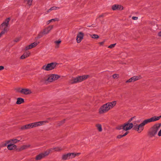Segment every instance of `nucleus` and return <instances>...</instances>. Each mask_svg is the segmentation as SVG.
<instances>
[{"instance_id": "bb28decb", "label": "nucleus", "mask_w": 161, "mask_h": 161, "mask_svg": "<svg viewBox=\"0 0 161 161\" xmlns=\"http://www.w3.org/2000/svg\"><path fill=\"white\" fill-rule=\"evenodd\" d=\"M89 35L93 39H97L99 38V36L97 34H90Z\"/></svg>"}, {"instance_id": "79ce46f5", "label": "nucleus", "mask_w": 161, "mask_h": 161, "mask_svg": "<svg viewBox=\"0 0 161 161\" xmlns=\"http://www.w3.org/2000/svg\"><path fill=\"white\" fill-rule=\"evenodd\" d=\"M132 18L133 20H136L138 19V18L137 17L133 16L132 17Z\"/></svg>"}, {"instance_id": "f257e3e1", "label": "nucleus", "mask_w": 161, "mask_h": 161, "mask_svg": "<svg viewBox=\"0 0 161 161\" xmlns=\"http://www.w3.org/2000/svg\"><path fill=\"white\" fill-rule=\"evenodd\" d=\"M161 118V115L159 116H154L144 120L139 125H137L136 124V123H139L140 121L138 120H136V118L135 119L132 121L133 123L132 124L133 125V129L138 133H141L143 130L145 125L150 122L158 120Z\"/></svg>"}, {"instance_id": "a878e982", "label": "nucleus", "mask_w": 161, "mask_h": 161, "mask_svg": "<svg viewBox=\"0 0 161 161\" xmlns=\"http://www.w3.org/2000/svg\"><path fill=\"white\" fill-rule=\"evenodd\" d=\"M20 141V140H18L16 139H13L9 140V142H10L14 144L17 143V142H19Z\"/></svg>"}, {"instance_id": "423d86ee", "label": "nucleus", "mask_w": 161, "mask_h": 161, "mask_svg": "<svg viewBox=\"0 0 161 161\" xmlns=\"http://www.w3.org/2000/svg\"><path fill=\"white\" fill-rule=\"evenodd\" d=\"M89 75H84L79 76L75 78H73L70 80L69 82L71 84H75L81 82L83 80L87 79L89 77Z\"/></svg>"}, {"instance_id": "f03ea898", "label": "nucleus", "mask_w": 161, "mask_h": 161, "mask_svg": "<svg viewBox=\"0 0 161 161\" xmlns=\"http://www.w3.org/2000/svg\"><path fill=\"white\" fill-rule=\"evenodd\" d=\"M116 102L113 101L111 102L107 103L102 106L99 109V113L103 114L113 108L116 104Z\"/></svg>"}, {"instance_id": "ddd939ff", "label": "nucleus", "mask_w": 161, "mask_h": 161, "mask_svg": "<svg viewBox=\"0 0 161 161\" xmlns=\"http://www.w3.org/2000/svg\"><path fill=\"white\" fill-rule=\"evenodd\" d=\"M47 122L48 121H43L32 123L33 127H36L42 125Z\"/></svg>"}, {"instance_id": "7c9ffc66", "label": "nucleus", "mask_w": 161, "mask_h": 161, "mask_svg": "<svg viewBox=\"0 0 161 161\" xmlns=\"http://www.w3.org/2000/svg\"><path fill=\"white\" fill-rule=\"evenodd\" d=\"M97 129L99 131H101L102 130V126L98 124L97 125Z\"/></svg>"}, {"instance_id": "473e14b6", "label": "nucleus", "mask_w": 161, "mask_h": 161, "mask_svg": "<svg viewBox=\"0 0 161 161\" xmlns=\"http://www.w3.org/2000/svg\"><path fill=\"white\" fill-rule=\"evenodd\" d=\"M128 133V132H126L123 135H120L118 136V138H120L121 137L124 136L126 135Z\"/></svg>"}, {"instance_id": "b1692460", "label": "nucleus", "mask_w": 161, "mask_h": 161, "mask_svg": "<svg viewBox=\"0 0 161 161\" xmlns=\"http://www.w3.org/2000/svg\"><path fill=\"white\" fill-rule=\"evenodd\" d=\"M52 152V149H49L46 151H45L44 153H42L44 155V157H45L47 155H48L50 153Z\"/></svg>"}, {"instance_id": "4be33fe9", "label": "nucleus", "mask_w": 161, "mask_h": 161, "mask_svg": "<svg viewBox=\"0 0 161 161\" xmlns=\"http://www.w3.org/2000/svg\"><path fill=\"white\" fill-rule=\"evenodd\" d=\"M30 54V53L28 52L25 53L20 57L21 59H24L28 57Z\"/></svg>"}, {"instance_id": "9d476101", "label": "nucleus", "mask_w": 161, "mask_h": 161, "mask_svg": "<svg viewBox=\"0 0 161 161\" xmlns=\"http://www.w3.org/2000/svg\"><path fill=\"white\" fill-rule=\"evenodd\" d=\"M53 25H50L44 29L41 32L39 35V37L40 38L42 35H46L48 34L53 29Z\"/></svg>"}, {"instance_id": "cd10ccee", "label": "nucleus", "mask_w": 161, "mask_h": 161, "mask_svg": "<svg viewBox=\"0 0 161 161\" xmlns=\"http://www.w3.org/2000/svg\"><path fill=\"white\" fill-rule=\"evenodd\" d=\"M25 2L28 4L30 6L31 5L32 2L33 0H24Z\"/></svg>"}, {"instance_id": "c85d7f7f", "label": "nucleus", "mask_w": 161, "mask_h": 161, "mask_svg": "<svg viewBox=\"0 0 161 161\" xmlns=\"http://www.w3.org/2000/svg\"><path fill=\"white\" fill-rule=\"evenodd\" d=\"M27 129H29L28 124L23 125L21 127V129L22 130H25Z\"/></svg>"}, {"instance_id": "f704fd0d", "label": "nucleus", "mask_w": 161, "mask_h": 161, "mask_svg": "<svg viewBox=\"0 0 161 161\" xmlns=\"http://www.w3.org/2000/svg\"><path fill=\"white\" fill-rule=\"evenodd\" d=\"M73 155V158H74L75 157L79 155L80 154V153H72Z\"/></svg>"}, {"instance_id": "aec40b11", "label": "nucleus", "mask_w": 161, "mask_h": 161, "mask_svg": "<svg viewBox=\"0 0 161 161\" xmlns=\"http://www.w3.org/2000/svg\"><path fill=\"white\" fill-rule=\"evenodd\" d=\"M61 42V41L60 39L55 41L54 42L55 47L56 48H58Z\"/></svg>"}, {"instance_id": "412c9836", "label": "nucleus", "mask_w": 161, "mask_h": 161, "mask_svg": "<svg viewBox=\"0 0 161 161\" xmlns=\"http://www.w3.org/2000/svg\"><path fill=\"white\" fill-rule=\"evenodd\" d=\"M141 76L140 75L138 76H135L131 77L133 82H134L138 80L141 79Z\"/></svg>"}, {"instance_id": "39448f33", "label": "nucleus", "mask_w": 161, "mask_h": 161, "mask_svg": "<svg viewBox=\"0 0 161 161\" xmlns=\"http://www.w3.org/2000/svg\"><path fill=\"white\" fill-rule=\"evenodd\" d=\"M60 76L57 75L53 74L49 75L47 76L46 78H44V82L46 84H47L49 82L55 81Z\"/></svg>"}, {"instance_id": "58836bf2", "label": "nucleus", "mask_w": 161, "mask_h": 161, "mask_svg": "<svg viewBox=\"0 0 161 161\" xmlns=\"http://www.w3.org/2000/svg\"><path fill=\"white\" fill-rule=\"evenodd\" d=\"M133 82L131 78H130L129 79V80H126L125 82L126 83H130V82Z\"/></svg>"}, {"instance_id": "de8ad7c7", "label": "nucleus", "mask_w": 161, "mask_h": 161, "mask_svg": "<svg viewBox=\"0 0 161 161\" xmlns=\"http://www.w3.org/2000/svg\"><path fill=\"white\" fill-rule=\"evenodd\" d=\"M88 27H91V26H88Z\"/></svg>"}, {"instance_id": "2f4dec72", "label": "nucleus", "mask_w": 161, "mask_h": 161, "mask_svg": "<svg viewBox=\"0 0 161 161\" xmlns=\"http://www.w3.org/2000/svg\"><path fill=\"white\" fill-rule=\"evenodd\" d=\"M10 142H9V141H6L5 143H3L2 144V147H5V146H7V144H9V143Z\"/></svg>"}, {"instance_id": "e433bc0d", "label": "nucleus", "mask_w": 161, "mask_h": 161, "mask_svg": "<svg viewBox=\"0 0 161 161\" xmlns=\"http://www.w3.org/2000/svg\"><path fill=\"white\" fill-rule=\"evenodd\" d=\"M116 44V43L112 44L108 47V48H113L115 46Z\"/></svg>"}, {"instance_id": "f3484780", "label": "nucleus", "mask_w": 161, "mask_h": 161, "mask_svg": "<svg viewBox=\"0 0 161 161\" xmlns=\"http://www.w3.org/2000/svg\"><path fill=\"white\" fill-rule=\"evenodd\" d=\"M52 149V152L54 151L60 152L63 150V149L61 147H57L51 148Z\"/></svg>"}, {"instance_id": "4c0bfd02", "label": "nucleus", "mask_w": 161, "mask_h": 161, "mask_svg": "<svg viewBox=\"0 0 161 161\" xmlns=\"http://www.w3.org/2000/svg\"><path fill=\"white\" fill-rule=\"evenodd\" d=\"M117 129L119 130L123 129L124 130V125H122L118 126L117 128Z\"/></svg>"}, {"instance_id": "5701e85b", "label": "nucleus", "mask_w": 161, "mask_h": 161, "mask_svg": "<svg viewBox=\"0 0 161 161\" xmlns=\"http://www.w3.org/2000/svg\"><path fill=\"white\" fill-rule=\"evenodd\" d=\"M44 157V155L43 154V153H42L36 156V160H40L42 158Z\"/></svg>"}, {"instance_id": "0eeeda50", "label": "nucleus", "mask_w": 161, "mask_h": 161, "mask_svg": "<svg viewBox=\"0 0 161 161\" xmlns=\"http://www.w3.org/2000/svg\"><path fill=\"white\" fill-rule=\"evenodd\" d=\"M136 116H134L130 119L128 121L125 123L124 125V130L127 131L131 129L133 127V125L131 122L133 120L135 119Z\"/></svg>"}, {"instance_id": "6ab92c4d", "label": "nucleus", "mask_w": 161, "mask_h": 161, "mask_svg": "<svg viewBox=\"0 0 161 161\" xmlns=\"http://www.w3.org/2000/svg\"><path fill=\"white\" fill-rule=\"evenodd\" d=\"M24 99L21 97H19L17 98L16 103L17 104H20L24 103Z\"/></svg>"}, {"instance_id": "1a4fd4ad", "label": "nucleus", "mask_w": 161, "mask_h": 161, "mask_svg": "<svg viewBox=\"0 0 161 161\" xmlns=\"http://www.w3.org/2000/svg\"><path fill=\"white\" fill-rule=\"evenodd\" d=\"M15 91L16 92L25 95L30 94L32 93L31 91L29 89L22 88L21 87L16 88Z\"/></svg>"}, {"instance_id": "393cba45", "label": "nucleus", "mask_w": 161, "mask_h": 161, "mask_svg": "<svg viewBox=\"0 0 161 161\" xmlns=\"http://www.w3.org/2000/svg\"><path fill=\"white\" fill-rule=\"evenodd\" d=\"M58 20H59L57 18H55V19H52L50 20H48L46 22V24L48 25H49L51 22H55L56 21H58Z\"/></svg>"}, {"instance_id": "a19ab883", "label": "nucleus", "mask_w": 161, "mask_h": 161, "mask_svg": "<svg viewBox=\"0 0 161 161\" xmlns=\"http://www.w3.org/2000/svg\"><path fill=\"white\" fill-rule=\"evenodd\" d=\"M6 70L7 69L6 68H5L3 66H0V70H3V69Z\"/></svg>"}, {"instance_id": "a211bd4d", "label": "nucleus", "mask_w": 161, "mask_h": 161, "mask_svg": "<svg viewBox=\"0 0 161 161\" xmlns=\"http://www.w3.org/2000/svg\"><path fill=\"white\" fill-rule=\"evenodd\" d=\"M31 145L30 144H27L22 146L19 148V150L21 151L30 147Z\"/></svg>"}, {"instance_id": "9b49d317", "label": "nucleus", "mask_w": 161, "mask_h": 161, "mask_svg": "<svg viewBox=\"0 0 161 161\" xmlns=\"http://www.w3.org/2000/svg\"><path fill=\"white\" fill-rule=\"evenodd\" d=\"M73 155L72 153L63 154L61 156V159L63 160H66L70 159H72Z\"/></svg>"}, {"instance_id": "72a5a7b5", "label": "nucleus", "mask_w": 161, "mask_h": 161, "mask_svg": "<svg viewBox=\"0 0 161 161\" xmlns=\"http://www.w3.org/2000/svg\"><path fill=\"white\" fill-rule=\"evenodd\" d=\"M119 77V75L118 74H115L113 75V77L114 79H117Z\"/></svg>"}, {"instance_id": "c756f323", "label": "nucleus", "mask_w": 161, "mask_h": 161, "mask_svg": "<svg viewBox=\"0 0 161 161\" xmlns=\"http://www.w3.org/2000/svg\"><path fill=\"white\" fill-rule=\"evenodd\" d=\"M21 37L20 36H18L14 40V41L15 42H17L21 40Z\"/></svg>"}, {"instance_id": "dca6fc26", "label": "nucleus", "mask_w": 161, "mask_h": 161, "mask_svg": "<svg viewBox=\"0 0 161 161\" xmlns=\"http://www.w3.org/2000/svg\"><path fill=\"white\" fill-rule=\"evenodd\" d=\"M112 9L114 10H121L123 9V7L120 5L115 4L112 6Z\"/></svg>"}, {"instance_id": "7ed1b4c3", "label": "nucleus", "mask_w": 161, "mask_h": 161, "mask_svg": "<svg viewBox=\"0 0 161 161\" xmlns=\"http://www.w3.org/2000/svg\"><path fill=\"white\" fill-rule=\"evenodd\" d=\"M10 20V18H9L6 19L0 26V29L3 30L0 33V37H1L7 31L8 28L7 27L8 25Z\"/></svg>"}, {"instance_id": "a18cd8bd", "label": "nucleus", "mask_w": 161, "mask_h": 161, "mask_svg": "<svg viewBox=\"0 0 161 161\" xmlns=\"http://www.w3.org/2000/svg\"><path fill=\"white\" fill-rule=\"evenodd\" d=\"M158 36H159L161 37V31L158 33Z\"/></svg>"}, {"instance_id": "2eb2a0df", "label": "nucleus", "mask_w": 161, "mask_h": 161, "mask_svg": "<svg viewBox=\"0 0 161 161\" xmlns=\"http://www.w3.org/2000/svg\"><path fill=\"white\" fill-rule=\"evenodd\" d=\"M17 146L16 145L10 142L7 145V148L9 150H11L16 149Z\"/></svg>"}, {"instance_id": "c9c22d12", "label": "nucleus", "mask_w": 161, "mask_h": 161, "mask_svg": "<svg viewBox=\"0 0 161 161\" xmlns=\"http://www.w3.org/2000/svg\"><path fill=\"white\" fill-rule=\"evenodd\" d=\"M59 8L56 7H53L50 8V9L51 10V11L55 10Z\"/></svg>"}, {"instance_id": "f8f14e48", "label": "nucleus", "mask_w": 161, "mask_h": 161, "mask_svg": "<svg viewBox=\"0 0 161 161\" xmlns=\"http://www.w3.org/2000/svg\"><path fill=\"white\" fill-rule=\"evenodd\" d=\"M84 34L82 32H79L77 34L76 40L77 43H80L83 39Z\"/></svg>"}, {"instance_id": "37998d69", "label": "nucleus", "mask_w": 161, "mask_h": 161, "mask_svg": "<svg viewBox=\"0 0 161 161\" xmlns=\"http://www.w3.org/2000/svg\"><path fill=\"white\" fill-rule=\"evenodd\" d=\"M105 42V41H103V42H99V44H100V45L102 46L103 44Z\"/></svg>"}, {"instance_id": "20e7f679", "label": "nucleus", "mask_w": 161, "mask_h": 161, "mask_svg": "<svg viewBox=\"0 0 161 161\" xmlns=\"http://www.w3.org/2000/svg\"><path fill=\"white\" fill-rule=\"evenodd\" d=\"M161 126V123H158L155 124L150 129L149 134L151 137L155 136Z\"/></svg>"}, {"instance_id": "6e6552de", "label": "nucleus", "mask_w": 161, "mask_h": 161, "mask_svg": "<svg viewBox=\"0 0 161 161\" xmlns=\"http://www.w3.org/2000/svg\"><path fill=\"white\" fill-rule=\"evenodd\" d=\"M58 64L54 62L48 64L47 65H44L42 67V69L45 70H50L55 69L57 66Z\"/></svg>"}, {"instance_id": "49530a36", "label": "nucleus", "mask_w": 161, "mask_h": 161, "mask_svg": "<svg viewBox=\"0 0 161 161\" xmlns=\"http://www.w3.org/2000/svg\"><path fill=\"white\" fill-rule=\"evenodd\" d=\"M51 11V10L50 8L47 11V13H48L50 12Z\"/></svg>"}, {"instance_id": "ea45409f", "label": "nucleus", "mask_w": 161, "mask_h": 161, "mask_svg": "<svg viewBox=\"0 0 161 161\" xmlns=\"http://www.w3.org/2000/svg\"><path fill=\"white\" fill-rule=\"evenodd\" d=\"M28 124L29 125V129H31V128H33V125H32V123H31V124Z\"/></svg>"}, {"instance_id": "c03bdc74", "label": "nucleus", "mask_w": 161, "mask_h": 161, "mask_svg": "<svg viewBox=\"0 0 161 161\" xmlns=\"http://www.w3.org/2000/svg\"><path fill=\"white\" fill-rule=\"evenodd\" d=\"M65 120H64L62 121H61L60 122V125H62V124H63Z\"/></svg>"}, {"instance_id": "4468645a", "label": "nucleus", "mask_w": 161, "mask_h": 161, "mask_svg": "<svg viewBox=\"0 0 161 161\" xmlns=\"http://www.w3.org/2000/svg\"><path fill=\"white\" fill-rule=\"evenodd\" d=\"M39 43V42H35L31 44L26 46L25 48V50H28L31 49L35 47Z\"/></svg>"}]
</instances>
